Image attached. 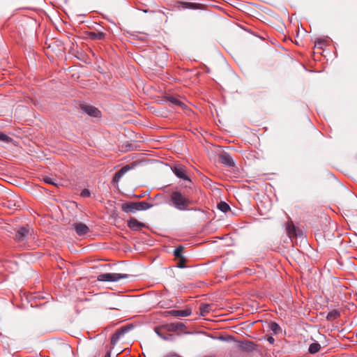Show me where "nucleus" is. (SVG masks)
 <instances>
[{
    "mask_svg": "<svg viewBox=\"0 0 357 357\" xmlns=\"http://www.w3.org/2000/svg\"><path fill=\"white\" fill-rule=\"evenodd\" d=\"M193 204L189 195L181 191H173L170 195V205L179 211L188 210V207Z\"/></svg>",
    "mask_w": 357,
    "mask_h": 357,
    "instance_id": "f257e3e1",
    "label": "nucleus"
},
{
    "mask_svg": "<svg viewBox=\"0 0 357 357\" xmlns=\"http://www.w3.org/2000/svg\"><path fill=\"white\" fill-rule=\"evenodd\" d=\"M33 231L29 227H22L19 228L13 237V239L20 248L26 249L28 248L26 243L29 240L33 238Z\"/></svg>",
    "mask_w": 357,
    "mask_h": 357,
    "instance_id": "f03ea898",
    "label": "nucleus"
},
{
    "mask_svg": "<svg viewBox=\"0 0 357 357\" xmlns=\"http://www.w3.org/2000/svg\"><path fill=\"white\" fill-rule=\"evenodd\" d=\"M128 274H121L116 273H102L98 276V280L102 282H116L121 279L128 278Z\"/></svg>",
    "mask_w": 357,
    "mask_h": 357,
    "instance_id": "7ed1b4c3",
    "label": "nucleus"
},
{
    "mask_svg": "<svg viewBox=\"0 0 357 357\" xmlns=\"http://www.w3.org/2000/svg\"><path fill=\"white\" fill-rule=\"evenodd\" d=\"M136 165L137 164L135 162H132L130 165H126L121 167L119 171H117L115 173L113 177V182L118 183L126 172L134 169L136 167Z\"/></svg>",
    "mask_w": 357,
    "mask_h": 357,
    "instance_id": "20e7f679",
    "label": "nucleus"
},
{
    "mask_svg": "<svg viewBox=\"0 0 357 357\" xmlns=\"http://www.w3.org/2000/svg\"><path fill=\"white\" fill-rule=\"evenodd\" d=\"M162 328H165L167 332H176L177 331H183L185 328V325L182 322L171 323L162 325Z\"/></svg>",
    "mask_w": 357,
    "mask_h": 357,
    "instance_id": "39448f33",
    "label": "nucleus"
},
{
    "mask_svg": "<svg viewBox=\"0 0 357 357\" xmlns=\"http://www.w3.org/2000/svg\"><path fill=\"white\" fill-rule=\"evenodd\" d=\"M172 171L177 177L191 183V180L185 174V168L184 167L181 165H175L173 167Z\"/></svg>",
    "mask_w": 357,
    "mask_h": 357,
    "instance_id": "423d86ee",
    "label": "nucleus"
},
{
    "mask_svg": "<svg viewBox=\"0 0 357 357\" xmlns=\"http://www.w3.org/2000/svg\"><path fill=\"white\" fill-rule=\"evenodd\" d=\"M238 348L245 352H252L256 349V344L251 341H239L238 342Z\"/></svg>",
    "mask_w": 357,
    "mask_h": 357,
    "instance_id": "0eeeda50",
    "label": "nucleus"
},
{
    "mask_svg": "<svg viewBox=\"0 0 357 357\" xmlns=\"http://www.w3.org/2000/svg\"><path fill=\"white\" fill-rule=\"evenodd\" d=\"M73 227L79 236H84L90 231L89 227L82 222H75L73 225Z\"/></svg>",
    "mask_w": 357,
    "mask_h": 357,
    "instance_id": "6e6552de",
    "label": "nucleus"
},
{
    "mask_svg": "<svg viewBox=\"0 0 357 357\" xmlns=\"http://www.w3.org/2000/svg\"><path fill=\"white\" fill-rule=\"evenodd\" d=\"M218 160L220 163L227 166V167H233L234 166V162L231 158V156L227 153H223L218 155Z\"/></svg>",
    "mask_w": 357,
    "mask_h": 357,
    "instance_id": "1a4fd4ad",
    "label": "nucleus"
},
{
    "mask_svg": "<svg viewBox=\"0 0 357 357\" xmlns=\"http://www.w3.org/2000/svg\"><path fill=\"white\" fill-rule=\"evenodd\" d=\"M166 313L167 315L170 316L184 317L190 316L192 314V310L190 308H186L181 310H172L167 311Z\"/></svg>",
    "mask_w": 357,
    "mask_h": 357,
    "instance_id": "9d476101",
    "label": "nucleus"
},
{
    "mask_svg": "<svg viewBox=\"0 0 357 357\" xmlns=\"http://www.w3.org/2000/svg\"><path fill=\"white\" fill-rule=\"evenodd\" d=\"M121 209L125 213H135L139 211L137 202H126L121 205Z\"/></svg>",
    "mask_w": 357,
    "mask_h": 357,
    "instance_id": "9b49d317",
    "label": "nucleus"
},
{
    "mask_svg": "<svg viewBox=\"0 0 357 357\" xmlns=\"http://www.w3.org/2000/svg\"><path fill=\"white\" fill-rule=\"evenodd\" d=\"M128 226L130 229L133 231H139L141 228L146 227L144 223L138 221L134 218H131L128 221Z\"/></svg>",
    "mask_w": 357,
    "mask_h": 357,
    "instance_id": "f8f14e48",
    "label": "nucleus"
},
{
    "mask_svg": "<svg viewBox=\"0 0 357 357\" xmlns=\"http://www.w3.org/2000/svg\"><path fill=\"white\" fill-rule=\"evenodd\" d=\"M155 333L162 340L165 341H174V337L172 334H165V328H162V326L155 327L154 329Z\"/></svg>",
    "mask_w": 357,
    "mask_h": 357,
    "instance_id": "ddd939ff",
    "label": "nucleus"
},
{
    "mask_svg": "<svg viewBox=\"0 0 357 357\" xmlns=\"http://www.w3.org/2000/svg\"><path fill=\"white\" fill-rule=\"evenodd\" d=\"M81 108L82 111L91 116L98 117L100 113L96 107L91 105H83L81 106Z\"/></svg>",
    "mask_w": 357,
    "mask_h": 357,
    "instance_id": "4468645a",
    "label": "nucleus"
},
{
    "mask_svg": "<svg viewBox=\"0 0 357 357\" xmlns=\"http://www.w3.org/2000/svg\"><path fill=\"white\" fill-rule=\"evenodd\" d=\"M15 198L13 195L10 197H7V199L3 202V206L9 209H16L17 207H20L19 202L15 200Z\"/></svg>",
    "mask_w": 357,
    "mask_h": 357,
    "instance_id": "2eb2a0df",
    "label": "nucleus"
},
{
    "mask_svg": "<svg viewBox=\"0 0 357 357\" xmlns=\"http://www.w3.org/2000/svg\"><path fill=\"white\" fill-rule=\"evenodd\" d=\"M106 34L103 32H89L88 36L90 39L93 40H103L105 37Z\"/></svg>",
    "mask_w": 357,
    "mask_h": 357,
    "instance_id": "dca6fc26",
    "label": "nucleus"
},
{
    "mask_svg": "<svg viewBox=\"0 0 357 357\" xmlns=\"http://www.w3.org/2000/svg\"><path fill=\"white\" fill-rule=\"evenodd\" d=\"M287 232L290 238L297 236V231L296 227L293 224H287Z\"/></svg>",
    "mask_w": 357,
    "mask_h": 357,
    "instance_id": "f3484780",
    "label": "nucleus"
},
{
    "mask_svg": "<svg viewBox=\"0 0 357 357\" xmlns=\"http://www.w3.org/2000/svg\"><path fill=\"white\" fill-rule=\"evenodd\" d=\"M321 349V345L318 342H313L310 344L308 351L310 354H317Z\"/></svg>",
    "mask_w": 357,
    "mask_h": 357,
    "instance_id": "a211bd4d",
    "label": "nucleus"
},
{
    "mask_svg": "<svg viewBox=\"0 0 357 357\" xmlns=\"http://www.w3.org/2000/svg\"><path fill=\"white\" fill-rule=\"evenodd\" d=\"M211 310L210 304H201L199 306L200 314L203 317L206 316Z\"/></svg>",
    "mask_w": 357,
    "mask_h": 357,
    "instance_id": "6ab92c4d",
    "label": "nucleus"
},
{
    "mask_svg": "<svg viewBox=\"0 0 357 357\" xmlns=\"http://www.w3.org/2000/svg\"><path fill=\"white\" fill-rule=\"evenodd\" d=\"M269 328L274 334H280L282 332L281 327L276 322H271L269 324Z\"/></svg>",
    "mask_w": 357,
    "mask_h": 357,
    "instance_id": "aec40b11",
    "label": "nucleus"
},
{
    "mask_svg": "<svg viewBox=\"0 0 357 357\" xmlns=\"http://www.w3.org/2000/svg\"><path fill=\"white\" fill-rule=\"evenodd\" d=\"M137 204L139 211H145L151 208L153 206V204H151L146 202H137Z\"/></svg>",
    "mask_w": 357,
    "mask_h": 357,
    "instance_id": "412c9836",
    "label": "nucleus"
},
{
    "mask_svg": "<svg viewBox=\"0 0 357 357\" xmlns=\"http://www.w3.org/2000/svg\"><path fill=\"white\" fill-rule=\"evenodd\" d=\"M340 316V312L337 310H333L331 311L330 312H328L326 318L329 321H333V320H335L337 318H338Z\"/></svg>",
    "mask_w": 357,
    "mask_h": 357,
    "instance_id": "4be33fe9",
    "label": "nucleus"
},
{
    "mask_svg": "<svg viewBox=\"0 0 357 357\" xmlns=\"http://www.w3.org/2000/svg\"><path fill=\"white\" fill-rule=\"evenodd\" d=\"M218 208L221 211L226 213L230 210V206L228 204L225 202H220L218 204Z\"/></svg>",
    "mask_w": 357,
    "mask_h": 357,
    "instance_id": "5701e85b",
    "label": "nucleus"
},
{
    "mask_svg": "<svg viewBox=\"0 0 357 357\" xmlns=\"http://www.w3.org/2000/svg\"><path fill=\"white\" fill-rule=\"evenodd\" d=\"M0 141L8 144L13 141V139L3 132H0Z\"/></svg>",
    "mask_w": 357,
    "mask_h": 357,
    "instance_id": "b1692460",
    "label": "nucleus"
},
{
    "mask_svg": "<svg viewBox=\"0 0 357 357\" xmlns=\"http://www.w3.org/2000/svg\"><path fill=\"white\" fill-rule=\"evenodd\" d=\"M183 250V246H178V248H176L174 251V255L175 256V257L179 258V259L183 258V257L182 255Z\"/></svg>",
    "mask_w": 357,
    "mask_h": 357,
    "instance_id": "393cba45",
    "label": "nucleus"
},
{
    "mask_svg": "<svg viewBox=\"0 0 357 357\" xmlns=\"http://www.w3.org/2000/svg\"><path fill=\"white\" fill-rule=\"evenodd\" d=\"M167 100L168 102H169L170 103H172L174 105H181V102L175 97L168 96L167 98Z\"/></svg>",
    "mask_w": 357,
    "mask_h": 357,
    "instance_id": "a878e982",
    "label": "nucleus"
},
{
    "mask_svg": "<svg viewBox=\"0 0 357 357\" xmlns=\"http://www.w3.org/2000/svg\"><path fill=\"white\" fill-rule=\"evenodd\" d=\"M43 181L46 183L56 185V180L50 176H44Z\"/></svg>",
    "mask_w": 357,
    "mask_h": 357,
    "instance_id": "bb28decb",
    "label": "nucleus"
},
{
    "mask_svg": "<svg viewBox=\"0 0 357 357\" xmlns=\"http://www.w3.org/2000/svg\"><path fill=\"white\" fill-rule=\"evenodd\" d=\"M129 331L128 327H122L120 329L117 330L114 333L117 334L119 337L123 336L125 333H126Z\"/></svg>",
    "mask_w": 357,
    "mask_h": 357,
    "instance_id": "cd10ccee",
    "label": "nucleus"
},
{
    "mask_svg": "<svg viewBox=\"0 0 357 357\" xmlns=\"http://www.w3.org/2000/svg\"><path fill=\"white\" fill-rule=\"evenodd\" d=\"M119 339H120L119 336L117 334L114 333L111 338V344L113 345H115Z\"/></svg>",
    "mask_w": 357,
    "mask_h": 357,
    "instance_id": "c85d7f7f",
    "label": "nucleus"
},
{
    "mask_svg": "<svg viewBox=\"0 0 357 357\" xmlns=\"http://www.w3.org/2000/svg\"><path fill=\"white\" fill-rule=\"evenodd\" d=\"M91 195L90 191L88 189H84L80 193V196L82 197H89Z\"/></svg>",
    "mask_w": 357,
    "mask_h": 357,
    "instance_id": "c756f323",
    "label": "nucleus"
},
{
    "mask_svg": "<svg viewBox=\"0 0 357 357\" xmlns=\"http://www.w3.org/2000/svg\"><path fill=\"white\" fill-rule=\"evenodd\" d=\"M185 260L184 257L181 258V259H180V261H179V263L178 264V266H178V268H184V267H185Z\"/></svg>",
    "mask_w": 357,
    "mask_h": 357,
    "instance_id": "7c9ffc66",
    "label": "nucleus"
},
{
    "mask_svg": "<svg viewBox=\"0 0 357 357\" xmlns=\"http://www.w3.org/2000/svg\"><path fill=\"white\" fill-rule=\"evenodd\" d=\"M218 339L222 341H229L233 340V337L229 336L228 337H225L223 336H220L218 337Z\"/></svg>",
    "mask_w": 357,
    "mask_h": 357,
    "instance_id": "2f4dec72",
    "label": "nucleus"
},
{
    "mask_svg": "<svg viewBox=\"0 0 357 357\" xmlns=\"http://www.w3.org/2000/svg\"><path fill=\"white\" fill-rule=\"evenodd\" d=\"M266 340L271 344H273L275 342V339L271 335L266 337Z\"/></svg>",
    "mask_w": 357,
    "mask_h": 357,
    "instance_id": "473e14b6",
    "label": "nucleus"
},
{
    "mask_svg": "<svg viewBox=\"0 0 357 357\" xmlns=\"http://www.w3.org/2000/svg\"><path fill=\"white\" fill-rule=\"evenodd\" d=\"M104 357H111V350L107 351Z\"/></svg>",
    "mask_w": 357,
    "mask_h": 357,
    "instance_id": "72a5a7b5",
    "label": "nucleus"
},
{
    "mask_svg": "<svg viewBox=\"0 0 357 357\" xmlns=\"http://www.w3.org/2000/svg\"><path fill=\"white\" fill-rule=\"evenodd\" d=\"M204 357H215V356H205Z\"/></svg>",
    "mask_w": 357,
    "mask_h": 357,
    "instance_id": "f704fd0d",
    "label": "nucleus"
}]
</instances>
